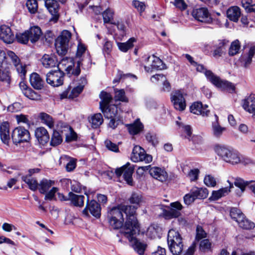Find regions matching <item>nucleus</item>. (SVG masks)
Segmentation results:
<instances>
[{
  "label": "nucleus",
  "instance_id": "obj_6",
  "mask_svg": "<svg viewBox=\"0 0 255 255\" xmlns=\"http://www.w3.org/2000/svg\"><path fill=\"white\" fill-rule=\"evenodd\" d=\"M205 76L216 87L226 90L231 93L235 91V87L232 83L222 80L219 77L215 75L211 71H206Z\"/></svg>",
  "mask_w": 255,
  "mask_h": 255
},
{
  "label": "nucleus",
  "instance_id": "obj_27",
  "mask_svg": "<svg viewBox=\"0 0 255 255\" xmlns=\"http://www.w3.org/2000/svg\"><path fill=\"white\" fill-rule=\"evenodd\" d=\"M28 33L30 41L34 43L38 41L42 35V31L40 27L37 26L30 27L27 30Z\"/></svg>",
  "mask_w": 255,
  "mask_h": 255
},
{
  "label": "nucleus",
  "instance_id": "obj_61",
  "mask_svg": "<svg viewBox=\"0 0 255 255\" xmlns=\"http://www.w3.org/2000/svg\"><path fill=\"white\" fill-rule=\"evenodd\" d=\"M58 191V188L53 187L48 193H46L45 200H51L55 196V193Z\"/></svg>",
  "mask_w": 255,
  "mask_h": 255
},
{
  "label": "nucleus",
  "instance_id": "obj_8",
  "mask_svg": "<svg viewBox=\"0 0 255 255\" xmlns=\"http://www.w3.org/2000/svg\"><path fill=\"white\" fill-rule=\"evenodd\" d=\"M134 172V167L129 162L122 167L116 169L115 173L117 177H120L123 175V178L129 185H133L132 174Z\"/></svg>",
  "mask_w": 255,
  "mask_h": 255
},
{
  "label": "nucleus",
  "instance_id": "obj_35",
  "mask_svg": "<svg viewBox=\"0 0 255 255\" xmlns=\"http://www.w3.org/2000/svg\"><path fill=\"white\" fill-rule=\"evenodd\" d=\"M22 180L28 185V188L32 191H35L38 189L39 183L37 180L31 176H23Z\"/></svg>",
  "mask_w": 255,
  "mask_h": 255
},
{
  "label": "nucleus",
  "instance_id": "obj_59",
  "mask_svg": "<svg viewBox=\"0 0 255 255\" xmlns=\"http://www.w3.org/2000/svg\"><path fill=\"white\" fill-rule=\"evenodd\" d=\"M194 196V195L192 193L191 190L190 193L185 195L184 197L185 203L187 205H190L191 203L193 202L194 200L196 199Z\"/></svg>",
  "mask_w": 255,
  "mask_h": 255
},
{
  "label": "nucleus",
  "instance_id": "obj_29",
  "mask_svg": "<svg viewBox=\"0 0 255 255\" xmlns=\"http://www.w3.org/2000/svg\"><path fill=\"white\" fill-rule=\"evenodd\" d=\"M29 80L31 86L35 89L40 90L43 87L44 81L36 73L31 74Z\"/></svg>",
  "mask_w": 255,
  "mask_h": 255
},
{
  "label": "nucleus",
  "instance_id": "obj_4",
  "mask_svg": "<svg viewBox=\"0 0 255 255\" xmlns=\"http://www.w3.org/2000/svg\"><path fill=\"white\" fill-rule=\"evenodd\" d=\"M214 149L216 153L227 162L236 164L241 161L240 157L237 152L224 145H216Z\"/></svg>",
  "mask_w": 255,
  "mask_h": 255
},
{
  "label": "nucleus",
  "instance_id": "obj_31",
  "mask_svg": "<svg viewBox=\"0 0 255 255\" xmlns=\"http://www.w3.org/2000/svg\"><path fill=\"white\" fill-rule=\"evenodd\" d=\"M228 17L232 21L237 22L241 16L240 8L237 6H232L228 9L227 12Z\"/></svg>",
  "mask_w": 255,
  "mask_h": 255
},
{
  "label": "nucleus",
  "instance_id": "obj_23",
  "mask_svg": "<svg viewBox=\"0 0 255 255\" xmlns=\"http://www.w3.org/2000/svg\"><path fill=\"white\" fill-rule=\"evenodd\" d=\"M45 5L49 12L57 20L58 18L59 4L56 0H46Z\"/></svg>",
  "mask_w": 255,
  "mask_h": 255
},
{
  "label": "nucleus",
  "instance_id": "obj_5",
  "mask_svg": "<svg viewBox=\"0 0 255 255\" xmlns=\"http://www.w3.org/2000/svg\"><path fill=\"white\" fill-rule=\"evenodd\" d=\"M80 65L74 62V58L66 57L61 60L58 68L63 69L69 77L77 76L81 72Z\"/></svg>",
  "mask_w": 255,
  "mask_h": 255
},
{
  "label": "nucleus",
  "instance_id": "obj_32",
  "mask_svg": "<svg viewBox=\"0 0 255 255\" xmlns=\"http://www.w3.org/2000/svg\"><path fill=\"white\" fill-rule=\"evenodd\" d=\"M87 49H77L75 59L77 60V63L79 65L82 64V62L85 59L88 58L90 60V56L89 52L86 50Z\"/></svg>",
  "mask_w": 255,
  "mask_h": 255
},
{
  "label": "nucleus",
  "instance_id": "obj_37",
  "mask_svg": "<svg viewBox=\"0 0 255 255\" xmlns=\"http://www.w3.org/2000/svg\"><path fill=\"white\" fill-rule=\"evenodd\" d=\"M191 190L195 199H205L208 195V191L206 188L195 187Z\"/></svg>",
  "mask_w": 255,
  "mask_h": 255
},
{
  "label": "nucleus",
  "instance_id": "obj_33",
  "mask_svg": "<svg viewBox=\"0 0 255 255\" xmlns=\"http://www.w3.org/2000/svg\"><path fill=\"white\" fill-rule=\"evenodd\" d=\"M69 200L75 206L82 207L84 205V196L77 195L72 192L69 193Z\"/></svg>",
  "mask_w": 255,
  "mask_h": 255
},
{
  "label": "nucleus",
  "instance_id": "obj_1",
  "mask_svg": "<svg viewBox=\"0 0 255 255\" xmlns=\"http://www.w3.org/2000/svg\"><path fill=\"white\" fill-rule=\"evenodd\" d=\"M137 207L133 205H122L114 207L108 211L107 215H111L119 219L124 218L123 213H124L127 216L124 226L122 229L121 233L123 235L129 236L128 232L134 225L138 224L136 218V210Z\"/></svg>",
  "mask_w": 255,
  "mask_h": 255
},
{
  "label": "nucleus",
  "instance_id": "obj_50",
  "mask_svg": "<svg viewBox=\"0 0 255 255\" xmlns=\"http://www.w3.org/2000/svg\"><path fill=\"white\" fill-rule=\"evenodd\" d=\"M23 94L25 97L32 100H37L40 98L39 95L30 88L25 91Z\"/></svg>",
  "mask_w": 255,
  "mask_h": 255
},
{
  "label": "nucleus",
  "instance_id": "obj_18",
  "mask_svg": "<svg viewBox=\"0 0 255 255\" xmlns=\"http://www.w3.org/2000/svg\"><path fill=\"white\" fill-rule=\"evenodd\" d=\"M149 174L154 178L161 182L165 181L168 177V174L165 170L158 167H152L150 168Z\"/></svg>",
  "mask_w": 255,
  "mask_h": 255
},
{
  "label": "nucleus",
  "instance_id": "obj_7",
  "mask_svg": "<svg viewBox=\"0 0 255 255\" xmlns=\"http://www.w3.org/2000/svg\"><path fill=\"white\" fill-rule=\"evenodd\" d=\"M11 138L13 143L17 145L18 143L28 142L30 136L28 130L22 127H18L13 129Z\"/></svg>",
  "mask_w": 255,
  "mask_h": 255
},
{
  "label": "nucleus",
  "instance_id": "obj_55",
  "mask_svg": "<svg viewBox=\"0 0 255 255\" xmlns=\"http://www.w3.org/2000/svg\"><path fill=\"white\" fill-rule=\"evenodd\" d=\"M145 137L146 140L154 146H155L158 142V138L155 134H152L150 132L147 133Z\"/></svg>",
  "mask_w": 255,
  "mask_h": 255
},
{
  "label": "nucleus",
  "instance_id": "obj_12",
  "mask_svg": "<svg viewBox=\"0 0 255 255\" xmlns=\"http://www.w3.org/2000/svg\"><path fill=\"white\" fill-rule=\"evenodd\" d=\"M101 208L100 204L95 200L89 201L88 199L87 205L83 211V214L86 216H89L88 211L94 217L98 218L101 216Z\"/></svg>",
  "mask_w": 255,
  "mask_h": 255
},
{
  "label": "nucleus",
  "instance_id": "obj_15",
  "mask_svg": "<svg viewBox=\"0 0 255 255\" xmlns=\"http://www.w3.org/2000/svg\"><path fill=\"white\" fill-rule=\"evenodd\" d=\"M0 38L6 43L9 44L13 42L15 36L10 27L6 25L0 26Z\"/></svg>",
  "mask_w": 255,
  "mask_h": 255
},
{
  "label": "nucleus",
  "instance_id": "obj_19",
  "mask_svg": "<svg viewBox=\"0 0 255 255\" xmlns=\"http://www.w3.org/2000/svg\"><path fill=\"white\" fill-rule=\"evenodd\" d=\"M207 105L203 106L201 102H195L191 106L190 111L194 114L207 116L210 113V111L207 109Z\"/></svg>",
  "mask_w": 255,
  "mask_h": 255
},
{
  "label": "nucleus",
  "instance_id": "obj_36",
  "mask_svg": "<svg viewBox=\"0 0 255 255\" xmlns=\"http://www.w3.org/2000/svg\"><path fill=\"white\" fill-rule=\"evenodd\" d=\"M100 97L102 101L100 102V106L101 109L107 107L110 102L112 101L113 98L110 94L102 91L100 95Z\"/></svg>",
  "mask_w": 255,
  "mask_h": 255
},
{
  "label": "nucleus",
  "instance_id": "obj_45",
  "mask_svg": "<svg viewBox=\"0 0 255 255\" xmlns=\"http://www.w3.org/2000/svg\"><path fill=\"white\" fill-rule=\"evenodd\" d=\"M62 141V137L60 133L56 130H54L50 141V145L55 146L60 144Z\"/></svg>",
  "mask_w": 255,
  "mask_h": 255
},
{
  "label": "nucleus",
  "instance_id": "obj_54",
  "mask_svg": "<svg viewBox=\"0 0 255 255\" xmlns=\"http://www.w3.org/2000/svg\"><path fill=\"white\" fill-rule=\"evenodd\" d=\"M204 183L208 186L214 187L216 185V181L215 178L210 175H206L204 180Z\"/></svg>",
  "mask_w": 255,
  "mask_h": 255
},
{
  "label": "nucleus",
  "instance_id": "obj_42",
  "mask_svg": "<svg viewBox=\"0 0 255 255\" xmlns=\"http://www.w3.org/2000/svg\"><path fill=\"white\" fill-rule=\"evenodd\" d=\"M39 118L42 122L46 125L49 128H53L54 121L50 115L44 113H41L40 114Z\"/></svg>",
  "mask_w": 255,
  "mask_h": 255
},
{
  "label": "nucleus",
  "instance_id": "obj_46",
  "mask_svg": "<svg viewBox=\"0 0 255 255\" xmlns=\"http://www.w3.org/2000/svg\"><path fill=\"white\" fill-rule=\"evenodd\" d=\"M238 223L241 228L246 230H251L255 227V224L245 219V217Z\"/></svg>",
  "mask_w": 255,
  "mask_h": 255
},
{
  "label": "nucleus",
  "instance_id": "obj_26",
  "mask_svg": "<svg viewBox=\"0 0 255 255\" xmlns=\"http://www.w3.org/2000/svg\"><path fill=\"white\" fill-rule=\"evenodd\" d=\"M228 182L230 185L229 188L226 187L221 188L218 191H213L212 196L210 197L209 199L211 200L215 201L227 195L230 192V189L234 187L233 184L231 182H230L229 180H228Z\"/></svg>",
  "mask_w": 255,
  "mask_h": 255
},
{
  "label": "nucleus",
  "instance_id": "obj_51",
  "mask_svg": "<svg viewBox=\"0 0 255 255\" xmlns=\"http://www.w3.org/2000/svg\"><path fill=\"white\" fill-rule=\"evenodd\" d=\"M211 243L208 239H204L200 243L199 248L202 252H207L210 250Z\"/></svg>",
  "mask_w": 255,
  "mask_h": 255
},
{
  "label": "nucleus",
  "instance_id": "obj_11",
  "mask_svg": "<svg viewBox=\"0 0 255 255\" xmlns=\"http://www.w3.org/2000/svg\"><path fill=\"white\" fill-rule=\"evenodd\" d=\"M171 100L174 108L179 111H182L186 108V101L183 92L177 90L171 95Z\"/></svg>",
  "mask_w": 255,
  "mask_h": 255
},
{
  "label": "nucleus",
  "instance_id": "obj_9",
  "mask_svg": "<svg viewBox=\"0 0 255 255\" xmlns=\"http://www.w3.org/2000/svg\"><path fill=\"white\" fill-rule=\"evenodd\" d=\"M131 159L134 162L144 161L148 163L152 161V157L146 154L144 149L141 147L135 145L133 148Z\"/></svg>",
  "mask_w": 255,
  "mask_h": 255
},
{
  "label": "nucleus",
  "instance_id": "obj_52",
  "mask_svg": "<svg viewBox=\"0 0 255 255\" xmlns=\"http://www.w3.org/2000/svg\"><path fill=\"white\" fill-rule=\"evenodd\" d=\"M108 220L110 226L114 229H119L121 228L123 226L124 222V219H120V220H119V219L117 220L116 219Z\"/></svg>",
  "mask_w": 255,
  "mask_h": 255
},
{
  "label": "nucleus",
  "instance_id": "obj_3",
  "mask_svg": "<svg viewBox=\"0 0 255 255\" xmlns=\"http://www.w3.org/2000/svg\"><path fill=\"white\" fill-rule=\"evenodd\" d=\"M167 243L171 253L173 255H179L183 250L182 238L179 233L174 230H169Z\"/></svg>",
  "mask_w": 255,
  "mask_h": 255
},
{
  "label": "nucleus",
  "instance_id": "obj_56",
  "mask_svg": "<svg viewBox=\"0 0 255 255\" xmlns=\"http://www.w3.org/2000/svg\"><path fill=\"white\" fill-rule=\"evenodd\" d=\"M105 143L106 147L108 149L114 152L119 151L118 146L116 144L113 143L111 141L107 140L105 141Z\"/></svg>",
  "mask_w": 255,
  "mask_h": 255
},
{
  "label": "nucleus",
  "instance_id": "obj_30",
  "mask_svg": "<svg viewBox=\"0 0 255 255\" xmlns=\"http://www.w3.org/2000/svg\"><path fill=\"white\" fill-rule=\"evenodd\" d=\"M54 184L55 181L54 180L43 178L39 183L38 189L40 193L44 194Z\"/></svg>",
  "mask_w": 255,
  "mask_h": 255
},
{
  "label": "nucleus",
  "instance_id": "obj_34",
  "mask_svg": "<svg viewBox=\"0 0 255 255\" xmlns=\"http://www.w3.org/2000/svg\"><path fill=\"white\" fill-rule=\"evenodd\" d=\"M216 121L212 124V132L213 135L216 137H220L222 135L224 131L226 130V128L222 127L218 123V117L215 115Z\"/></svg>",
  "mask_w": 255,
  "mask_h": 255
},
{
  "label": "nucleus",
  "instance_id": "obj_60",
  "mask_svg": "<svg viewBox=\"0 0 255 255\" xmlns=\"http://www.w3.org/2000/svg\"><path fill=\"white\" fill-rule=\"evenodd\" d=\"M199 170L194 169L190 170L188 173V176L191 181H195L198 179Z\"/></svg>",
  "mask_w": 255,
  "mask_h": 255
},
{
  "label": "nucleus",
  "instance_id": "obj_48",
  "mask_svg": "<svg viewBox=\"0 0 255 255\" xmlns=\"http://www.w3.org/2000/svg\"><path fill=\"white\" fill-rule=\"evenodd\" d=\"M26 6L30 13H35L38 8L37 0H28L26 2Z\"/></svg>",
  "mask_w": 255,
  "mask_h": 255
},
{
  "label": "nucleus",
  "instance_id": "obj_22",
  "mask_svg": "<svg viewBox=\"0 0 255 255\" xmlns=\"http://www.w3.org/2000/svg\"><path fill=\"white\" fill-rule=\"evenodd\" d=\"M244 109L249 113L255 115V94H251L244 101Z\"/></svg>",
  "mask_w": 255,
  "mask_h": 255
},
{
  "label": "nucleus",
  "instance_id": "obj_64",
  "mask_svg": "<svg viewBox=\"0 0 255 255\" xmlns=\"http://www.w3.org/2000/svg\"><path fill=\"white\" fill-rule=\"evenodd\" d=\"M20 104L19 103H14L7 107V111L11 113L16 112L19 111Z\"/></svg>",
  "mask_w": 255,
  "mask_h": 255
},
{
  "label": "nucleus",
  "instance_id": "obj_40",
  "mask_svg": "<svg viewBox=\"0 0 255 255\" xmlns=\"http://www.w3.org/2000/svg\"><path fill=\"white\" fill-rule=\"evenodd\" d=\"M89 122L93 128H97L103 123V116L100 113L95 114L91 117Z\"/></svg>",
  "mask_w": 255,
  "mask_h": 255
},
{
  "label": "nucleus",
  "instance_id": "obj_62",
  "mask_svg": "<svg viewBox=\"0 0 255 255\" xmlns=\"http://www.w3.org/2000/svg\"><path fill=\"white\" fill-rule=\"evenodd\" d=\"M16 69L18 73L20 74L21 78H24L25 76L26 71L25 70V66H23L21 64H16Z\"/></svg>",
  "mask_w": 255,
  "mask_h": 255
},
{
  "label": "nucleus",
  "instance_id": "obj_24",
  "mask_svg": "<svg viewBox=\"0 0 255 255\" xmlns=\"http://www.w3.org/2000/svg\"><path fill=\"white\" fill-rule=\"evenodd\" d=\"M145 61L151 63L150 66L156 70H162L166 68V65L158 57L152 55L145 58Z\"/></svg>",
  "mask_w": 255,
  "mask_h": 255
},
{
  "label": "nucleus",
  "instance_id": "obj_28",
  "mask_svg": "<svg viewBox=\"0 0 255 255\" xmlns=\"http://www.w3.org/2000/svg\"><path fill=\"white\" fill-rule=\"evenodd\" d=\"M101 111L106 119L114 118L119 117L118 116V107L115 105H109L107 107L101 109Z\"/></svg>",
  "mask_w": 255,
  "mask_h": 255
},
{
  "label": "nucleus",
  "instance_id": "obj_14",
  "mask_svg": "<svg viewBox=\"0 0 255 255\" xmlns=\"http://www.w3.org/2000/svg\"><path fill=\"white\" fill-rule=\"evenodd\" d=\"M71 33L67 30H63L55 39V48H67L71 38Z\"/></svg>",
  "mask_w": 255,
  "mask_h": 255
},
{
  "label": "nucleus",
  "instance_id": "obj_13",
  "mask_svg": "<svg viewBox=\"0 0 255 255\" xmlns=\"http://www.w3.org/2000/svg\"><path fill=\"white\" fill-rule=\"evenodd\" d=\"M192 14L199 21L207 23L211 21L210 14L208 9L206 7L194 9Z\"/></svg>",
  "mask_w": 255,
  "mask_h": 255
},
{
  "label": "nucleus",
  "instance_id": "obj_38",
  "mask_svg": "<svg viewBox=\"0 0 255 255\" xmlns=\"http://www.w3.org/2000/svg\"><path fill=\"white\" fill-rule=\"evenodd\" d=\"M114 11L110 8H108L105 10L102 13L104 24H116V22L114 21Z\"/></svg>",
  "mask_w": 255,
  "mask_h": 255
},
{
  "label": "nucleus",
  "instance_id": "obj_44",
  "mask_svg": "<svg viewBox=\"0 0 255 255\" xmlns=\"http://www.w3.org/2000/svg\"><path fill=\"white\" fill-rule=\"evenodd\" d=\"M115 97L116 101H120L123 102H128V98L125 95V92L124 89H114Z\"/></svg>",
  "mask_w": 255,
  "mask_h": 255
},
{
  "label": "nucleus",
  "instance_id": "obj_21",
  "mask_svg": "<svg viewBox=\"0 0 255 255\" xmlns=\"http://www.w3.org/2000/svg\"><path fill=\"white\" fill-rule=\"evenodd\" d=\"M255 54V49H250L248 53L242 55L239 59L241 66L248 68L252 62V58Z\"/></svg>",
  "mask_w": 255,
  "mask_h": 255
},
{
  "label": "nucleus",
  "instance_id": "obj_57",
  "mask_svg": "<svg viewBox=\"0 0 255 255\" xmlns=\"http://www.w3.org/2000/svg\"><path fill=\"white\" fill-rule=\"evenodd\" d=\"M110 121L108 124V126L112 129H115L121 122L120 117L114 118H110Z\"/></svg>",
  "mask_w": 255,
  "mask_h": 255
},
{
  "label": "nucleus",
  "instance_id": "obj_49",
  "mask_svg": "<svg viewBox=\"0 0 255 255\" xmlns=\"http://www.w3.org/2000/svg\"><path fill=\"white\" fill-rule=\"evenodd\" d=\"M67 128L68 129L69 132L66 134V141L69 142L76 140L77 138V133L71 127H68Z\"/></svg>",
  "mask_w": 255,
  "mask_h": 255
},
{
  "label": "nucleus",
  "instance_id": "obj_39",
  "mask_svg": "<svg viewBox=\"0 0 255 255\" xmlns=\"http://www.w3.org/2000/svg\"><path fill=\"white\" fill-rule=\"evenodd\" d=\"M143 126L139 121H136L133 124L128 126L129 132L131 134H136L142 130Z\"/></svg>",
  "mask_w": 255,
  "mask_h": 255
},
{
  "label": "nucleus",
  "instance_id": "obj_47",
  "mask_svg": "<svg viewBox=\"0 0 255 255\" xmlns=\"http://www.w3.org/2000/svg\"><path fill=\"white\" fill-rule=\"evenodd\" d=\"M28 32L25 31L23 33H21L16 35V38L18 42L26 44L30 41Z\"/></svg>",
  "mask_w": 255,
  "mask_h": 255
},
{
  "label": "nucleus",
  "instance_id": "obj_43",
  "mask_svg": "<svg viewBox=\"0 0 255 255\" xmlns=\"http://www.w3.org/2000/svg\"><path fill=\"white\" fill-rule=\"evenodd\" d=\"M230 216L238 223L244 218V215L239 209L236 208H232L230 210Z\"/></svg>",
  "mask_w": 255,
  "mask_h": 255
},
{
  "label": "nucleus",
  "instance_id": "obj_63",
  "mask_svg": "<svg viewBox=\"0 0 255 255\" xmlns=\"http://www.w3.org/2000/svg\"><path fill=\"white\" fill-rule=\"evenodd\" d=\"M133 5L140 12L144 11L145 7L144 3L138 0H134Z\"/></svg>",
  "mask_w": 255,
  "mask_h": 255
},
{
  "label": "nucleus",
  "instance_id": "obj_16",
  "mask_svg": "<svg viewBox=\"0 0 255 255\" xmlns=\"http://www.w3.org/2000/svg\"><path fill=\"white\" fill-rule=\"evenodd\" d=\"M206 237L207 233L203 230V228L201 226H198L196 228L195 241L192 244L184 255H193L195 252L196 246V241H199V240L206 238Z\"/></svg>",
  "mask_w": 255,
  "mask_h": 255
},
{
  "label": "nucleus",
  "instance_id": "obj_10",
  "mask_svg": "<svg viewBox=\"0 0 255 255\" xmlns=\"http://www.w3.org/2000/svg\"><path fill=\"white\" fill-rule=\"evenodd\" d=\"M60 69L51 71L47 74L46 80L48 84L53 87H58L63 84L65 74Z\"/></svg>",
  "mask_w": 255,
  "mask_h": 255
},
{
  "label": "nucleus",
  "instance_id": "obj_20",
  "mask_svg": "<svg viewBox=\"0 0 255 255\" xmlns=\"http://www.w3.org/2000/svg\"><path fill=\"white\" fill-rule=\"evenodd\" d=\"M35 135L40 144L42 145H45L49 140L48 132L43 127L37 128L35 130Z\"/></svg>",
  "mask_w": 255,
  "mask_h": 255
},
{
  "label": "nucleus",
  "instance_id": "obj_58",
  "mask_svg": "<svg viewBox=\"0 0 255 255\" xmlns=\"http://www.w3.org/2000/svg\"><path fill=\"white\" fill-rule=\"evenodd\" d=\"M141 196L137 193H132L129 198V201L132 204H138L141 201Z\"/></svg>",
  "mask_w": 255,
  "mask_h": 255
},
{
  "label": "nucleus",
  "instance_id": "obj_17",
  "mask_svg": "<svg viewBox=\"0 0 255 255\" xmlns=\"http://www.w3.org/2000/svg\"><path fill=\"white\" fill-rule=\"evenodd\" d=\"M83 91V87L82 86H77L73 88L72 89L69 87L65 91H64L60 95L61 99L67 98L69 99H73L77 97Z\"/></svg>",
  "mask_w": 255,
  "mask_h": 255
},
{
  "label": "nucleus",
  "instance_id": "obj_53",
  "mask_svg": "<svg viewBox=\"0 0 255 255\" xmlns=\"http://www.w3.org/2000/svg\"><path fill=\"white\" fill-rule=\"evenodd\" d=\"M136 41V39L133 38H130L127 42L124 43H118V46L119 48H131L134 45L133 42Z\"/></svg>",
  "mask_w": 255,
  "mask_h": 255
},
{
  "label": "nucleus",
  "instance_id": "obj_2",
  "mask_svg": "<svg viewBox=\"0 0 255 255\" xmlns=\"http://www.w3.org/2000/svg\"><path fill=\"white\" fill-rule=\"evenodd\" d=\"M130 231L128 234L129 236H126V234H124L123 235L128 240L131 247L135 252L139 255H144L147 245L144 241L135 238L140 232L139 224L134 225L130 229Z\"/></svg>",
  "mask_w": 255,
  "mask_h": 255
},
{
  "label": "nucleus",
  "instance_id": "obj_25",
  "mask_svg": "<svg viewBox=\"0 0 255 255\" xmlns=\"http://www.w3.org/2000/svg\"><path fill=\"white\" fill-rule=\"evenodd\" d=\"M0 137L4 144H8L10 140V135L8 123H0Z\"/></svg>",
  "mask_w": 255,
  "mask_h": 255
},
{
  "label": "nucleus",
  "instance_id": "obj_41",
  "mask_svg": "<svg viewBox=\"0 0 255 255\" xmlns=\"http://www.w3.org/2000/svg\"><path fill=\"white\" fill-rule=\"evenodd\" d=\"M43 65L46 68H52L56 65V62L50 55L44 54L41 59Z\"/></svg>",
  "mask_w": 255,
  "mask_h": 255
}]
</instances>
